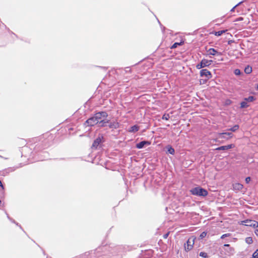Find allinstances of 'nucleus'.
Returning <instances> with one entry per match:
<instances>
[{
    "label": "nucleus",
    "mask_w": 258,
    "mask_h": 258,
    "mask_svg": "<svg viewBox=\"0 0 258 258\" xmlns=\"http://www.w3.org/2000/svg\"><path fill=\"white\" fill-rule=\"evenodd\" d=\"M195 239L196 237L194 236H192L188 239L186 243L184 244V249L185 251H189L192 248L193 245L195 243Z\"/></svg>",
    "instance_id": "20e7f679"
},
{
    "label": "nucleus",
    "mask_w": 258,
    "mask_h": 258,
    "mask_svg": "<svg viewBox=\"0 0 258 258\" xmlns=\"http://www.w3.org/2000/svg\"><path fill=\"white\" fill-rule=\"evenodd\" d=\"M190 193L193 195L206 197L208 195V191L200 187H196L190 190Z\"/></svg>",
    "instance_id": "f257e3e1"
},
{
    "label": "nucleus",
    "mask_w": 258,
    "mask_h": 258,
    "mask_svg": "<svg viewBox=\"0 0 258 258\" xmlns=\"http://www.w3.org/2000/svg\"><path fill=\"white\" fill-rule=\"evenodd\" d=\"M107 115L106 112L102 111L96 113L94 117L97 120L98 123H108V121H104V119H102V118H106Z\"/></svg>",
    "instance_id": "f03ea898"
},
{
    "label": "nucleus",
    "mask_w": 258,
    "mask_h": 258,
    "mask_svg": "<svg viewBox=\"0 0 258 258\" xmlns=\"http://www.w3.org/2000/svg\"><path fill=\"white\" fill-rule=\"evenodd\" d=\"M252 256L254 258H258V249L253 253Z\"/></svg>",
    "instance_id": "393cba45"
},
{
    "label": "nucleus",
    "mask_w": 258,
    "mask_h": 258,
    "mask_svg": "<svg viewBox=\"0 0 258 258\" xmlns=\"http://www.w3.org/2000/svg\"><path fill=\"white\" fill-rule=\"evenodd\" d=\"M227 30H221L219 31L214 32L213 33L217 36H221L222 34L224 33Z\"/></svg>",
    "instance_id": "6ab92c4d"
},
{
    "label": "nucleus",
    "mask_w": 258,
    "mask_h": 258,
    "mask_svg": "<svg viewBox=\"0 0 258 258\" xmlns=\"http://www.w3.org/2000/svg\"><path fill=\"white\" fill-rule=\"evenodd\" d=\"M1 203H2V201L0 200V204H1Z\"/></svg>",
    "instance_id": "37998d69"
},
{
    "label": "nucleus",
    "mask_w": 258,
    "mask_h": 258,
    "mask_svg": "<svg viewBox=\"0 0 258 258\" xmlns=\"http://www.w3.org/2000/svg\"><path fill=\"white\" fill-rule=\"evenodd\" d=\"M200 255L203 257H207V254L204 252H201L200 253Z\"/></svg>",
    "instance_id": "bb28decb"
},
{
    "label": "nucleus",
    "mask_w": 258,
    "mask_h": 258,
    "mask_svg": "<svg viewBox=\"0 0 258 258\" xmlns=\"http://www.w3.org/2000/svg\"><path fill=\"white\" fill-rule=\"evenodd\" d=\"M0 186H1V187L2 188V190H4V187L2 183L1 180H0Z\"/></svg>",
    "instance_id": "c9c22d12"
},
{
    "label": "nucleus",
    "mask_w": 258,
    "mask_h": 258,
    "mask_svg": "<svg viewBox=\"0 0 258 258\" xmlns=\"http://www.w3.org/2000/svg\"><path fill=\"white\" fill-rule=\"evenodd\" d=\"M217 135L218 136H221L222 135H227V136H229V138H227L226 139L227 140H228L229 139H231V138H232L233 137V135L232 133H229V132H227V133H218Z\"/></svg>",
    "instance_id": "ddd939ff"
},
{
    "label": "nucleus",
    "mask_w": 258,
    "mask_h": 258,
    "mask_svg": "<svg viewBox=\"0 0 258 258\" xmlns=\"http://www.w3.org/2000/svg\"><path fill=\"white\" fill-rule=\"evenodd\" d=\"M102 138L103 137H99L96 140H95L92 144V147L97 148L99 145L101 143Z\"/></svg>",
    "instance_id": "9d476101"
},
{
    "label": "nucleus",
    "mask_w": 258,
    "mask_h": 258,
    "mask_svg": "<svg viewBox=\"0 0 258 258\" xmlns=\"http://www.w3.org/2000/svg\"><path fill=\"white\" fill-rule=\"evenodd\" d=\"M106 123H100V126H105V124Z\"/></svg>",
    "instance_id": "4c0bfd02"
},
{
    "label": "nucleus",
    "mask_w": 258,
    "mask_h": 258,
    "mask_svg": "<svg viewBox=\"0 0 258 258\" xmlns=\"http://www.w3.org/2000/svg\"><path fill=\"white\" fill-rule=\"evenodd\" d=\"M168 152L170 154L173 155L175 153L174 149L170 146L168 147Z\"/></svg>",
    "instance_id": "aec40b11"
},
{
    "label": "nucleus",
    "mask_w": 258,
    "mask_h": 258,
    "mask_svg": "<svg viewBox=\"0 0 258 258\" xmlns=\"http://www.w3.org/2000/svg\"><path fill=\"white\" fill-rule=\"evenodd\" d=\"M239 125L236 124V125H234L232 127L228 129V130L233 132H234L236 131L237 130H238L239 129Z\"/></svg>",
    "instance_id": "a211bd4d"
},
{
    "label": "nucleus",
    "mask_w": 258,
    "mask_h": 258,
    "mask_svg": "<svg viewBox=\"0 0 258 258\" xmlns=\"http://www.w3.org/2000/svg\"><path fill=\"white\" fill-rule=\"evenodd\" d=\"M184 43V41H181L180 42H175L170 47L171 49H174L176 48L178 46L182 45Z\"/></svg>",
    "instance_id": "4468645a"
},
{
    "label": "nucleus",
    "mask_w": 258,
    "mask_h": 258,
    "mask_svg": "<svg viewBox=\"0 0 258 258\" xmlns=\"http://www.w3.org/2000/svg\"><path fill=\"white\" fill-rule=\"evenodd\" d=\"M254 97L253 96H249L248 98H245L244 100L248 102H252L254 100Z\"/></svg>",
    "instance_id": "5701e85b"
},
{
    "label": "nucleus",
    "mask_w": 258,
    "mask_h": 258,
    "mask_svg": "<svg viewBox=\"0 0 258 258\" xmlns=\"http://www.w3.org/2000/svg\"><path fill=\"white\" fill-rule=\"evenodd\" d=\"M229 250H230V251H231L232 252H234V249L233 247H230L229 248Z\"/></svg>",
    "instance_id": "e433bc0d"
},
{
    "label": "nucleus",
    "mask_w": 258,
    "mask_h": 258,
    "mask_svg": "<svg viewBox=\"0 0 258 258\" xmlns=\"http://www.w3.org/2000/svg\"><path fill=\"white\" fill-rule=\"evenodd\" d=\"M169 232H167V233H166L165 234H164L163 235V238L164 239H166L168 237V235H169Z\"/></svg>",
    "instance_id": "473e14b6"
},
{
    "label": "nucleus",
    "mask_w": 258,
    "mask_h": 258,
    "mask_svg": "<svg viewBox=\"0 0 258 258\" xmlns=\"http://www.w3.org/2000/svg\"><path fill=\"white\" fill-rule=\"evenodd\" d=\"M256 90H258V84H257V85H256Z\"/></svg>",
    "instance_id": "79ce46f5"
},
{
    "label": "nucleus",
    "mask_w": 258,
    "mask_h": 258,
    "mask_svg": "<svg viewBox=\"0 0 258 258\" xmlns=\"http://www.w3.org/2000/svg\"><path fill=\"white\" fill-rule=\"evenodd\" d=\"M110 128H116L118 127V123L117 122L110 123L109 125Z\"/></svg>",
    "instance_id": "f3484780"
},
{
    "label": "nucleus",
    "mask_w": 258,
    "mask_h": 258,
    "mask_svg": "<svg viewBox=\"0 0 258 258\" xmlns=\"http://www.w3.org/2000/svg\"><path fill=\"white\" fill-rule=\"evenodd\" d=\"M230 103H231V101H230V100H227V101H226V103H227V104H230Z\"/></svg>",
    "instance_id": "58836bf2"
},
{
    "label": "nucleus",
    "mask_w": 258,
    "mask_h": 258,
    "mask_svg": "<svg viewBox=\"0 0 258 258\" xmlns=\"http://www.w3.org/2000/svg\"><path fill=\"white\" fill-rule=\"evenodd\" d=\"M251 180V178L250 177H247L246 178H245V182L247 183H248Z\"/></svg>",
    "instance_id": "c756f323"
},
{
    "label": "nucleus",
    "mask_w": 258,
    "mask_h": 258,
    "mask_svg": "<svg viewBox=\"0 0 258 258\" xmlns=\"http://www.w3.org/2000/svg\"><path fill=\"white\" fill-rule=\"evenodd\" d=\"M139 126L137 125H135L130 127V128L128 130L129 132L131 133H135L138 132L139 130Z\"/></svg>",
    "instance_id": "f8f14e48"
},
{
    "label": "nucleus",
    "mask_w": 258,
    "mask_h": 258,
    "mask_svg": "<svg viewBox=\"0 0 258 258\" xmlns=\"http://www.w3.org/2000/svg\"><path fill=\"white\" fill-rule=\"evenodd\" d=\"M240 4H241V3H239V4H237L236 5H235L231 10V12H233L234 11V9L235 8L238 6Z\"/></svg>",
    "instance_id": "72a5a7b5"
},
{
    "label": "nucleus",
    "mask_w": 258,
    "mask_h": 258,
    "mask_svg": "<svg viewBox=\"0 0 258 258\" xmlns=\"http://www.w3.org/2000/svg\"><path fill=\"white\" fill-rule=\"evenodd\" d=\"M224 135H222L221 136H218L219 138H225V136H223Z\"/></svg>",
    "instance_id": "ea45409f"
},
{
    "label": "nucleus",
    "mask_w": 258,
    "mask_h": 258,
    "mask_svg": "<svg viewBox=\"0 0 258 258\" xmlns=\"http://www.w3.org/2000/svg\"><path fill=\"white\" fill-rule=\"evenodd\" d=\"M248 105L247 104V103L246 101H242L240 103V107L241 108H246L248 107Z\"/></svg>",
    "instance_id": "412c9836"
},
{
    "label": "nucleus",
    "mask_w": 258,
    "mask_h": 258,
    "mask_svg": "<svg viewBox=\"0 0 258 258\" xmlns=\"http://www.w3.org/2000/svg\"><path fill=\"white\" fill-rule=\"evenodd\" d=\"M254 229H255L254 233H255V235L258 236V228H254Z\"/></svg>",
    "instance_id": "f704fd0d"
},
{
    "label": "nucleus",
    "mask_w": 258,
    "mask_h": 258,
    "mask_svg": "<svg viewBox=\"0 0 258 258\" xmlns=\"http://www.w3.org/2000/svg\"><path fill=\"white\" fill-rule=\"evenodd\" d=\"M234 147V145L233 144H230V145H228L227 146H223L218 147L216 149H215V150H228V149L233 148Z\"/></svg>",
    "instance_id": "1a4fd4ad"
},
{
    "label": "nucleus",
    "mask_w": 258,
    "mask_h": 258,
    "mask_svg": "<svg viewBox=\"0 0 258 258\" xmlns=\"http://www.w3.org/2000/svg\"><path fill=\"white\" fill-rule=\"evenodd\" d=\"M170 118V115L169 114L165 113L163 116L162 118L164 120H168Z\"/></svg>",
    "instance_id": "b1692460"
},
{
    "label": "nucleus",
    "mask_w": 258,
    "mask_h": 258,
    "mask_svg": "<svg viewBox=\"0 0 258 258\" xmlns=\"http://www.w3.org/2000/svg\"><path fill=\"white\" fill-rule=\"evenodd\" d=\"M207 79L206 80H200V84H204L207 81Z\"/></svg>",
    "instance_id": "2f4dec72"
},
{
    "label": "nucleus",
    "mask_w": 258,
    "mask_h": 258,
    "mask_svg": "<svg viewBox=\"0 0 258 258\" xmlns=\"http://www.w3.org/2000/svg\"><path fill=\"white\" fill-rule=\"evenodd\" d=\"M97 121V120H96L94 117L93 116L88 119L85 121V123L87 124L88 126H94V125L98 123Z\"/></svg>",
    "instance_id": "0eeeda50"
},
{
    "label": "nucleus",
    "mask_w": 258,
    "mask_h": 258,
    "mask_svg": "<svg viewBox=\"0 0 258 258\" xmlns=\"http://www.w3.org/2000/svg\"><path fill=\"white\" fill-rule=\"evenodd\" d=\"M241 73V72H240V70H239V69H236L235 71H234V74L236 75H239Z\"/></svg>",
    "instance_id": "cd10ccee"
},
{
    "label": "nucleus",
    "mask_w": 258,
    "mask_h": 258,
    "mask_svg": "<svg viewBox=\"0 0 258 258\" xmlns=\"http://www.w3.org/2000/svg\"><path fill=\"white\" fill-rule=\"evenodd\" d=\"M252 72V68L249 66H247L245 68L244 72L247 74H249Z\"/></svg>",
    "instance_id": "2eb2a0df"
},
{
    "label": "nucleus",
    "mask_w": 258,
    "mask_h": 258,
    "mask_svg": "<svg viewBox=\"0 0 258 258\" xmlns=\"http://www.w3.org/2000/svg\"><path fill=\"white\" fill-rule=\"evenodd\" d=\"M201 77L205 76L207 80H209L212 77L211 73L207 69H203L200 71Z\"/></svg>",
    "instance_id": "423d86ee"
},
{
    "label": "nucleus",
    "mask_w": 258,
    "mask_h": 258,
    "mask_svg": "<svg viewBox=\"0 0 258 258\" xmlns=\"http://www.w3.org/2000/svg\"><path fill=\"white\" fill-rule=\"evenodd\" d=\"M240 224L246 226L252 227L254 228H258V222L255 220L247 219L240 222Z\"/></svg>",
    "instance_id": "7ed1b4c3"
},
{
    "label": "nucleus",
    "mask_w": 258,
    "mask_h": 258,
    "mask_svg": "<svg viewBox=\"0 0 258 258\" xmlns=\"http://www.w3.org/2000/svg\"><path fill=\"white\" fill-rule=\"evenodd\" d=\"M242 20H243V18H242V17H239L237 19H236L234 21V22L240 21H242Z\"/></svg>",
    "instance_id": "7c9ffc66"
},
{
    "label": "nucleus",
    "mask_w": 258,
    "mask_h": 258,
    "mask_svg": "<svg viewBox=\"0 0 258 258\" xmlns=\"http://www.w3.org/2000/svg\"><path fill=\"white\" fill-rule=\"evenodd\" d=\"M206 235H207V233H206V232H203L201 234V235H200V237L201 238H204L205 237H206Z\"/></svg>",
    "instance_id": "c85d7f7f"
},
{
    "label": "nucleus",
    "mask_w": 258,
    "mask_h": 258,
    "mask_svg": "<svg viewBox=\"0 0 258 258\" xmlns=\"http://www.w3.org/2000/svg\"><path fill=\"white\" fill-rule=\"evenodd\" d=\"M224 246H226V247H229L230 246V245L229 244H225L224 245Z\"/></svg>",
    "instance_id": "a19ab883"
},
{
    "label": "nucleus",
    "mask_w": 258,
    "mask_h": 258,
    "mask_svg": "<svg viewBox=\"0 0 258 258\" xmlns=\"http://www.w3.org/2000/svg\"><path fill=\"white\" fill-rule=\"evenodd\" d=\"M230 235H231V234H230V233H226V234H223V235L221 236V238L223 239V238H224L225 237H229V236H230Z\"/></svg>",
    "instance_id": "a878e982"
},
{
    "label": "nucleus",
    "mask_w": 258,
    "mask_h": 258,
    "mask_svg": "<svg viewBox=\"0 0 258 258\" xmlns=\"http://www.w3.org/2000/svg\"><path fill=\"white\" fill-rule=\"evenodd\" d=\"M245 242L247 244H251L253 242V240H252V237H246L245 238Z\"/></svg>",
    "instance_id": "4be33fe9"
},
{
    "label": "nucleus",
    "mask_w": 258,
    "mask_h": 258,
    "mask_svg": "<svg viewBox=\"0 0 258 258\" xmlns=\"http://www.w3.org/2000/svg\"><path fill=\"white\" fill-rule=\"evenodd\" d=\"M151 144V142L149 141H142L136 145V148L138 149H142L145 146H149Z\"/></svg>",
    "instance_id": "6e6552de"
},
{
    "label": "nucleus",
    "mask_w": 258,
    "mask_h": 258,
    "mask_svg": "<svg viewBox=\"0 0 258 258\" xmlns=\"http://www.w3.org/2000/svg\"><path fill=\"white\" fill-rule=\"evenodd\" d=\"M233 189L234 190H240L243 188V185L240 183H235L232 185Z\"/></svg>",
    "instance_id": "9b49d317"
},
{
    "label": "nucleus",
    "mask_w": 258,
    "mask_h": 258,
    "mask_svg": "<svg viewBox=\"0 0 258 258\" xmlns=\"http://www.w3.org/2000/svg\"><path fill=\"white\" fill-rule=\"evenodd\" d=\"M212 62L213 61L212 60L203 59L201 60V62L197 65L196 68L198 69H200L205 67L209 66L212 63Z\"/></svg>",
    "instance_id": "39448f33"
},
{
    "label": "nucleus",
    "mask_w": 258,
    "mask_h": 258,
    "mask_svg": "<svg viewBox=\"0 0 258 258\" xmlns=\"http://www.w3.org/2000/svg\"><path fill=\"white\" fill-rule=\"evenodd\" d=\"M208 51L209 54L212 55H215L216 54V53L217 52V50H216L214 48H210Z\"/></svg>",
    "instance_id": "dca6fc26"
}]
</instances>
